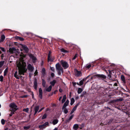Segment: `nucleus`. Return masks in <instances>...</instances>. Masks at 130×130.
Returning a JSON list of instances; mask_svg holds the SVG:
<instances>
[{
    "mask_svg": "<svg viewBox=\"0 0 130 130\" xmlns=\"http://www.w3.org/2000/svg\"><path fill=\"white\" fill-rule=\"evenodd\" d=\"M26 55H22V57L19 60L17 61V66L18 69V74L19 75H24V73L26 72L27 71V69L26 68V63L24 62L23 57H25Z\"/></svg>",
    "mask_w": 130,
    "mask_h": 130,
    "instance_id": "1",
    "label": "nucleus"
},
{
    "mask_svg": "<svg viewBox=\"0 0 130 130\" xmlns=\"http://www.w3.org/2000/svg\"><path fill=\"white\" fill-rule=\"evenodd\" d=\"M56 69L58 75H60L63 72L62 68L61 67L59 63H57L56 65Z\"/></svg>",
    "mask_w": 130,
    "mask_h": 130,
    "instance_id": "2",
    "label": "nucleus"
},
{
    "mask_svg": "<svg viewBox=\"0 0 130 130\" xmlns=\"http://www.w3.org/2000/svg\"><path fill=\"white\" fill-rule=\"evenodd\" d=\"M60 63L64 69H67L68 67L69 64L67 62L63 60H61L60 61Z\"/></svg>",
    "mask_w": 130,
    "mask_h": 130,
    "instance_id": "3",
    "label": "nucleus"
},
{
    "mask_svg": "<svg viewBox=\"0 0 130 130\" xmlns=\"http://www.w3.org/2000/svg\"><path fill=\"white\" fill-rule=\"evenodd\" d=\"M10 107L12 108L11 110L13 112H14L17 110L16 108L17 106L14 103H11L10 104Z\"/></svg>",
    "mask_w": 130,
    "mask_h": 130,
    "instance_id": "4",
    "label": "nucleus"
},
{
    "mask_svg": "<svg viewBox=\"0 0 130 130\" xmlns=\"http://www.w3.org/2000/svg\"><path fill=\"white\" fill-rule=\"evenodd\" d=\"M30 58L32 60V62L34 63H35L37 61V59L36 58L33 56V55L30 54L29 55Z\"/></svg>",
    "mask_w": 130,
    "mask_h": 130,
    "instance_id": "5",
    "label": "nucleus"
},
{
    "mask_svg": "<svg viewBox=\"0 0 130 130\" xmlns=\"http://www.w3.org/2000/svg\"><path fill=\"white\" fill-rule=\"evenodd\" d=\"M74 72L75 76L79 77L82 75V73L80 71H78L75 69L74 70Z\"/></svg>",
    "mask_w": 130,
    "mask_h": 130,
    "instance_id": "6",
    "label": "nucleus"
},
{
    "mask_svg": "<svg viewBox=\"0 0 130 130\" xmlns=\"http://www.w3.org/2000/svg\"><path fill=\"white\" fill-rule=\"evenodd\" d=\"M28 69L30 72H32L34 70V67L31 64H29L27 66Z\"/></svg>",
    "mask_w": 130,
    "mask_h": 130,
    "instance_id": "7",
    "label": "nucleus"
},
{
    "mask_svg": "<svg viewBox=\"0 0 130 130\" xmlns=\"http://www.w3.org/2000/svg\"><path fill=\"white\" fill-rule=\"evenodd\" d=\"M51 53L52 52L51 51H49L48 55V61H53L54 60L51 58Z\"/></svg>",
    "mask_w": 130,
    "mask_h": 130,
    "instance_id": "8",
    "label": "nucleus"
},
{
    "mask_svg": "<svg viewBox=\"0 0 130 130\" xmlns=\"http://www.w3.org/2000/svg\"><path fill=\"white\" fill-rule=\"evenodd\" d=\"M79 105V103H78L75 106L73 107V109L72 110L70 113L71 115L73 113V112L76 110L77 107Z\"/></svg>",
    "mask_w": 130,
    "mask_h": 130,
    "instance_id": "9",
    "label": "nucleus"
},
{
    "mask_svg": "<svg viewBox=\"0 0 130 130\" xmlns=\"http://www.w3.org/2000/svg\"><path fill=\"white\" fill-rule=\"evenodd\" d=\"M39 97L41 99L42 98V91L41 88H40L39 89Z\"/></svg>",
    "mask_w": 130,
    "mask_h": 130,
    "instance_id": "10",
    "label": "nucleus"
},
{
    "mask_svg": "<svg viewBox=\"0 0 130 130\" xmlns=\"http://www.w3.org/2000/svg\"><path fill=\"white\" fill-rule=\"evenodd\" d=\"M22 48L24 50L25 52L26 53L28 52V49L27 47L25 45H23L22 46Z\"/></svg>",
    "mask_w": 130,
    "mask_h": 130,
    "instance_id": "11",
    "label": "nucleus"
},
{
    "mask_svg": "<svg viewBox=\"0 0 130 130\" xmlns=\"http://www.w3.org/2000/svg\"><path fill=\"white\" fill-rule=\"evenodd\" d=\"M16 49L14 47L10 48L9 49V52L11 53H13L14 51H16Z\"/></svg>",
    "mask_w": 130,
    "mask_h": 130,
    "instance_id": "12",
    "label": "nucleus"
},
{
    "mask_svg": "<svg viewBox=\"0 0 130 130\" xmlns=\"http://www.w3.org/2000/svg\"><path fill=\"white\" fill-rule=\"evenodd\" d=\"M74 115H71L69 118L67 119H66L65 121V122L66 123H68L70 122L71 120L74 117Z\"/></svg>",
    "mask_w": 130,
    "mask_h": 130,
    "instance_id": "13",
    "label": "nucleus"
},
{
    "mask_svg": "<svg viewBox=\"0 0 130 130\" xmlns=\"http://www.w3.org/2000/svg\"><path fill=\"white\" fill-rule=\"evenodd\" d=\"M39 108V106H36L35 107L34 110L35 111L34 115H35L37 112Z\"/></svg>",
    "mask_w": 130,
    "mask_h": 130,
    "instance_id": "14",
    "label": "nucleus"
},
{
    "mask_svg": "<svg viewBox=\"0 0 130 130\" xmlns=\"http://www.w3.org/2000/svg\"><path fill=\"white\" fill-rule=\"evenodd\" d=\"M95 76L98 78L101 77L104 79L106 78V76L103 75L97 74L95 75Z\"/></svg>",
    "mask_w": 130,
    "mask_h": 130,
    "instance_id": "15",
    "label": "nucleus"
},
{
    "mask_svg": "<svg viewBox=\"0 0 130 130\" xmlns=\"http://www.w3.org/2000/svg\"><path fill=\"white\" fill-rule=\"evenodd\" d=\"M5 38V36L4 35H2L1 37V39H0V42H3Z\"/></svg>",
    "mask_w": 130,
    "mask_h": 130,
    "instance_id": "16",
    "label": "nucleus"
},
{
    "mask_svg": "<svg viewBox=\"0 0 130 130\" xmlns=\"http://www.w3.org/2000/svg\"><path fill=\"white\" fill-rule=\"evenodd\" d=\"M18 73L17 71H16L14 74V76L17 79H19V76L18 75Z\"/></svg>",
    "mask_w": 130,
    "mask_h": 130,
    "instance_id": "17",
    "label": "nucleus"
},
{
    "mask_svg": "<svg viewBox=\"0 0 130 130\" xmlns=\"http://www.w3.org/2000/svg\"><path fill=\"white\" fill-rule=\"evenodd\" d=\"M58 120L57 119L54 120L52 122V123L53 125H55L58 122Z\"/></svg>",
    "mask_w": 130,
    "mask_h": 130,
    "instance_id": "18",
    "label": "nucleus"
},
{
    "mask_svg": "<svg viewBox=\"0 0 130 130\" xmlns=\"http://www.w3.org/2000/svg\"><path fill=\"white\" fill-rule=\"evenodd\" d=\"M52 88V86L50 85L48 88L46 89V91L47 92H50L51 91Z\"/></svg>",
    "mask_w": 130,
    "mask_h": 130,
    "instance_id": "19",
    "label": "nucleus"
},
{
    "mask_svg": "<svg viewBox=\"0 0 130 130\" xmlns=\"http://www.w3.org/2000/svg\"><path fill=\"white\" fill-rule=\"evenodd\" d=\"M91 64H87L85 66V67L87 69H89L91 67Z\"/></svg>",
    "mask_w": 130,
    "mask_h": 130,
    "instance_id": "20",
    "label": "nucleus"
},
{
    "mask_svg": "<svg viewBox=\"0 0 130 130\" xmlns=\"http://www.w3.org/2000/svg\"><path fill=\"white\" fill-rule=\"evenodd\" d=\"M108 71L109 73V74L108 75L109 79L110 80H114L111 77V75L110 74L111 72V71H110V70H109Z\"/></svg>",
    "mask_w": 130,
    "mask_h": 130,
    "instance_id": "21",
    "label": "nucleus"
},
{
    "mask_svg": "<svg viewBox=\"0 0 130 130\" xmlns=\"http://www.w3.org/2000/svg\"><path fill=\"white\" fill-rule=\"evenodd\" d=\"M34 88L36 90L37 89V81L35 80L34 82Z\"/></svg>",
    "mask_w": 130,
    "mask_h": 130,
    "instance_id": "22",
    "label": "nucleus"
},
{
    "mask_svg": "<svg viewBox=\"0 0 130 130\" xmlns=\"http://www.w3.org/2000/svg\"><path fill=\"white\" fill-rule=\"evenodd\" d=\"M78 124H75L73 126V128L75 130H77L78 128Z\"/></svg>",
    "mask_w": 130,
    "mask_h": 130,
    "instance_id": "23",
    "label": "nucleus"
},
{
    "mask_svg": "<svg viewBox=\"0 0 130 130\" xmlns=\"http://www.w3.org/2000/svg\"><path fill=\"white\" fill-rule=\"evenodd\" d=\"M56 83V81L55 80H53L50 83V84L53 86H54L55 83Z\"/></svg>",
    "mask_w": 130,
    "mask_h": 130,
    "instance_id": "24",
    "label": "nucleus"
},
{
    "mask_svg": "<svg viewBox=\"0 0 130 130\" xmlns=\"http://www.w3.org/2000/svg\"><path fill=\"white\" fill-rule=\"evenodd\" d=\"M66 95H64L63 96V98L62 100V103H64L66 99Z\"/></svg>",
    "mask_w": 130,
    "mask_h": 130,
    "instance_id": "25",
    "label": "nucleus"
},
{
    "mask_svg": "<svg viewBox=\"0 0 130 130\" xmlns=\"http://www.w3.org/2000/svg\"><path fill=\"white\" fill-rule=\"evenodd\" d=\"M48 122H46L42 125H41L39 126V127L40 128H41V127H42L43 126H45L46 125H48Z\"/></svg>",
    "mask_w": 130,
    "mask_h": 130,
    "instance_id": "26",
    "label": "nucleus"
},
{
    "mask_svg": "<svg viewBox=\"0 0 130 130\" xmlns=\"http://www.w3.org/2000/svg\"><path fill=\"white\" fill-rule=\"evenodd\" d=\"M121 79L123 82L124 83L125 82V80L124 77V76L123 75H122L121 76Z\"/></svg>",
    "mask_w": 130,
    "mask_h": 130,
    "instance_id": "27",
    "label": "nucleus"
},
{
    "mask_svg": "<svg viewBox=\"0 0 130 130\" xmlns=\"http://www.w3.org/2000/svg\"><path fill=\"white\" fill-rule=\"evenodd\" d=\"M75 102V100L74 98H72L71 100V103L70 104L71 105H72Z\"/></svg>",
    "mask_w": 130,
    "mask_h": 130,
    "instance_id": "28",
    "label": "nucleus"
},
{
    "mask_svg": "<svg viewBox=\"0 0 130 130\" xmlns=\"http://www.w3.org/2000/svg\"><path fill=\"white\" fill-rule=\"evenodd\" d=\"M68 104L67 103V102H65L63 106L62 107V108L63 109L65 108L67 106Z\"/></svg>",
    "mask_w": 130,
    "mask_h": 130,
    "instance_id": "29",
    "label": "nucleus"
},
{
    "mask_svg": "<svg viewBox=\"0 0 130 130\" xmlns=\"http://www.w3.org/2000/svg\"><path fill=\"white\" fill-rule=\"evenodd\" d=\"M42 86L44 87H45V83L46 82L43 79H42Z\"/></svg>",
    "mask_w": 130,
    "mask_h": 130,
    "instance_id": "30",
    "label": "nucleus"
},
{
    "mask_svg": "<svg viewBox=\"0 0 130 130\" xmlns=\"http://www.w3.org/2000/svg\"><path fill=\"white\" fill-rule=\"evenodd\" d=\"M83 90L82 89L80 88H79L78 91V94L80 93Z\"/></svg>",
    "mask_w": 130,
    "mask_h": 130,
    "instance_id": "31",
    "label": "nucleus"
},
{
    "mask_svg": "<svg viewBox=\"0 0 130 130\" xmlns=\"http://www.w3.org/2000/svg\"><path fill=\"white\" fill-rule=\"evenodd\" d=\"M8 71H7V68H6L5 69V70L4 72V76H5L6 75V74L7 72Z\"/></svg>",
    "mask_w": 130,
    "mask_h": 130,
    "instance_id": "32",
    "label": "nucleus"
},
{
    "mask_svg": "<svg viewBox=\"0 0 130 130\" xmlns=\"http://www.w3.org/2000/svg\"><path fill=\"white\" fill-rule=\"evenodd\" d=\"M4 61L0 62V68H1L4 64Z\"/></svg>",
    "mask_w": 130,
    "mask_h": 130,
    "instance_id": "33",
    "label": "nucleus"
},
{
    "mask_svg": "<svg viewBox=\"0 0 130 130\" xmlns=\"http://www.w3.org/2000/svg\"><path fill=\"white\" fill-rule=\"evenodd\" d=\"M17 39H19L21 41H23L24 40V39L22 38L18 37Z\"/></svg>",
    "mask_w": 130,
    "mask_h": 130,
    "instance_id": "34",
    "label": "nucleus"
},
{
    "mask_svg": "<svg viewBox=\"0 0 130 130\" xmlns=\"http://www.w3.org/2000/svg\"><path fill=\"white\" fill-rule=\"evenodd\" d=\"M61 52H63L64 53H65L67 52V51H66L63 48H61Z\"/></svg>",
    "mask_w": 130,
    "mask_h": 130,
    "instance_id": "35",
    "label": "nucleus"
},
{
    "mask_svg": "<svg viewBox=\"0 0 130 130\" xmlns=\"http://www.w3.org/2000/svg\"><path fill=\"white\" fill-rule=\"evenodd\" d=\"M84 80H82L81 81H80V82H79V85L80 86H81L83 84V81Z\"/></svg>",
    "mask_w": 130,
    "mask_h": 130,
    "instance_id": "36",
    "label": "nucleus"
},
{
    "mask_svg": "<svg viewBox=\"0 0 130 130\" xmlns=\"http://www.w3.org/2000/svg\"><path fill=\"white\" fill-rule=\"evenodd\" d=\"M64 113L65 114L67 113L68 112V111L67 109L66 108H65L64 109Z\"/></svg>",
    "mask_w": 130,
    "mask_h": 130,
    "instance_id": "37",
    "label": "nucleus"
},
{
    "mask_svg": "<svg viewBox=\"0 0 130 130\" xmlns=\"http://www.w3.org/2000/svg\"><path fill=\"white\" fill-rule=\"evenodd\" d=\"M42 74L44 75V74H45V69L44 68H43L42 69Z\"/></svg>",
    "mask_w": 130,
    "mask_h": 130,
    "instance_id": "38",
    "label": "nucleus"
},
{
    "mask_svg": "<svg viewBox=\"0 0 130 130\" xmlns=\"http://www.w3.org/2000/svg\"><path fill=\"white\" fill-rule=\"evenodd\" d=\"M28 108H26L24 109H23V111L26 112H28Z\"/></svg>",
    "mask_w": 130,
    "mask_h": 130,
    "instance_id": "39",
    "label": "nucleus"
},
{
    "mask_svg": "<svg viewBox=\"0 0 130 130\" xmlns=\"http://www.w3.org/2000/svg\"><path fill=\"white\" fill-rule=\"evenodd\" d=\"M46 114H44L42 117V119H44L46 118Z\"/></svg>",
    "mask_w": 130,
    "mask_h": 130,
    "instance_id": "40",
    "label": "nucleus"
},
{
    "mask_svg": "<svg viewBox=\"0 0 130 130\" xmlns=\"http://www.w3.org/2000/svg\"><path fill=\"white\" fill-rule=\"evenodd\" d=\"M30 126H24V129L27 130V129H29L30 128Z\"/></svg>",
    "mask_w": 130,
    "mask_h": 130,
    "instance_id": "41",
    "label": "nucleus"
},
{
    "mask_svg": "<svg viewBox=\"0 0 130 130\" xmlns=\"http://www.w3.org/2000/svg\"><path fill=\"white\" fill-rule=\"evenodd\" d=\"M1 123L3 125H4L5 124V120L3 119H2L1 121Z\"/></svg>",
    "mask_w": 130,
    "mask_h": 130,
    "instance_id": "42",
    "label": "nucleus"
},
{
    "mask_svg": "<svg viewBox=\"0 0 130 130\" xmlns=\"http://www.w3.org/2000/svg\"><path fill=\"white\" fill-rule=\"evenodd\" d=\"M3 77L2 75H1L0 76V81L2 82L3 81Z\"/></svg>",
    "mask_w": 130,
    "mask_h": 130,
    "instance_id": "43",
    "label": "nucleus"
},
{
    "mask_svg": "<svg viewBox=\"0 0 130 130\" xmlns=\"http://www.w3.org/2000/svg\"><path fill=\"white\" fill-rule=\"evenodd\" d=\"M0 49H1V50L2 51L4 52H5V49L3 47H0Z\"/></svg>",
    "mask_w": 130,
    "mask_h": 130,
    "instance_id": "44",
    "label": "nucleus"
},
{
    "mask_svg": "<svg viewBox=\"0 0 130 130\" xmlns=\"http://www.w3.org/2000/svg\"><path fill=\"white\" fill-rule=\"evenodd\" d=\"M14 112H11L10 113V114L9 115L10 116H12V115L14 113Z\"/></svg>",
    "mask_w": 130,
    "mask_h": 130,
    "instance_id": "45",
    "label": "nucleus"
},
{
    "mask_svg": "<svg viewBox=\"0 0 130 130\" xmlns=\"http://www.w3.org/2000/svg\"><path fill=\"white\" fill-rule=\"evenodd\" d=\"M51 70L52 71H54L55 69L54 68L51 67Z\"/></svg>",
    "mask_w": 130,
    "mask_h": 130,
    "instance_id": "46",
    "label": "nucleus"
},
{
    "mask_svg": "<svg viewBox=\"0 0 130 130\" xmlns=\"http://www.w3.org/2000/svg\"><path fill=\"white\" fill-rule=\"evenodd\" d=\"M32 74L31 73H29V77L30 78L31 77V76L32 75Z\"/></svg>",
    "mask_w": 130,
    "mask_h": 130,
    "instance_id": "47",
    "label": "nucleus"
},
{
    "mask_svg": "<svg viewBox=\"0 0 130 130\" xmlns=\"http://www.w3.org/2000/svg\"><path fill=\"white\" fill-rule=\"evenodd\" d=\"M77 55L76 54L73 57V59L74 60L76 58V57H77Z\"/></svg>",
    "mask_w": 130,
    "mask_h": 130,
    "instance_id": "48",
    "label": "nucleus"
},
{
    "mask_svg": "<svg viewBox=\"0 0 130 130\" xmlns=\"http://www.w3.org/2000/svg\"><path fill=\"white\" fill-rule=\"evenodd\" d=\"M37 73L38 72H37V70H36L34 73L35 76L36 75V74H37Z\"/></svg>",
    "mask_w": 130,
    "mask_h": 130,
    "instance_id": "49",
    "label": "nucleus"
},
{
    "mask_svg": "<svg viewBox=\"0 0 130 130\" xmlns=\"http://www.w3.org/2000/svg\"><path fill=\"white\" fill-rule=\"evenodd\" d=\"M43 109H44V107H43V108H42L38 111V112H41Z\"/></svg>",
    "mask_w": 130,
    "mask_h": 130,
    "instance_id": "50",
    "label": "nucleus"
},
{
    "mask_svg": "<svg viewBox=\"0 0 130 130\" xmlns=\"http://www.w3.org/2000/svg\"><path fill=\"white\" fill-rule=\"evenodd\" d=\"M27 95H23V96H22L21 97L22 98H26V97H27Z\"/></svg>",
    "mask_w": 130,
    "mask_h": 130,
    "instance_id": "51",
    "label": "nucleus"
},
{
    "mask_svg": "<svg viewBox=\"0 0 130 130\" xmlns=\"http://www.w3.org/2000/svg\"><path fill=\"white\" fill-rule=\"evenodd\" d=\"M51 75L52 77H53L54 76V74L53 73H52L51 74Z\"/></svg>",
    "mask_w": 130,
    "mask_h": 130,
    "instance_id": "52",
    "label": "nucleus"
},
{
    "mask_svg": "<svg viewBox=\"0 0 130 130\" xmlns=\"http://www.w3.org/2000/svg\"><path fill=\"white\" fill-rule=\"evenodd\" d=\"M59 91L60 92H62V90L61 89H60L59 90Z\"/></svg>",
    "mask_w": 130,
    "mask_h": 130,
    "instance_id": "53",
    "label": "nucleus"
},
{
    "mask_svg": "<svg viewBox=\"0 0 130 130\" xmlns=\"http://www.w3.org/2000/svg\"><path fill=\"white\" fill-rule=\"evenodd\" d=\"M62 98V97H61H61H60L59 98V101H60L61 100V99Z\"/></svg>",
    "mask_w": 130,
    "mask_h": 130,
    "instance_id": "54",
    "label": "nucleus"
},
{
    "mask_svg": "<svg viewBox=\"0 0 130 130\" xmlns=\"http://www.w3.org/2000/svg\"><path fill=\"white\" fill-rule=\"evenodd\" d=\"M114 85L115 86H117V84L116 83H115L114 84Z\"/></svg>",
    "mask_w": 130,
    "mask_h": 130,
    "instance_id": "55",
    "label": "nucleus"
},
{
    "mask_svg": "<svg viewBox=\"0 0 130 130\" xmlns=\"http://www.w3.org/2000/svg\"><path fill=\"white\" fill-rule=\"evenodd\" d=\"M118 100L120 101H122V99H118Z\"/></svg>",
    "mask_w": 130,
    "mask_h": 130,
    "instance_id": "56",
    "label": "nucleus"
},
{
    "mask_svg": "<svg viewBox=\"0 0 130 130\" xmlns=\"http://www.w3.org/2000/svg\"><path fill=\"white\" fill-rule=\"evenodd\" d=\"M66 102H67V103H68V104H69V100H67L66 101Z\"/></svg>",
    "mask_w": 130,
    "mask_h": 130,
    "instance_id": "57",
    "label": "nucleus"
},
{
    "mask_svg": "<svg viewBox=\"0 0 130 130\" xmlns=\"http://www.w3.org/2000/svg\"><path fill=\"white\" fill-rule=\"evenodd\" d=\"M57 129H58V128H57L56 127L53 130H57Z\"/></svg>",
    "mask_w": 130,
    "mask_h": 130,
    "instance_id": "58",
    "label": "nucleus"
},
{
    "mask_svg": "<svg viewBox=\"0 0 130 130\" xmlns=\"http://www.w3.org/2000/svg\"><path fill=\"white\" fill-rule=\"evenodd\" d=\"M8 129L7 128H6L5 130H7Z\"/></svg>",
    "mask_w": 130,
    "mask_h": 130,
    "instance_id": "59",
    "label": "nucleus"
},
{
    "mask_svg": "<svg viewBox=\"0 0 130 130\" xmlns=\"http://www.w3.org/2000/svg\"><path fill=\"white\" fill-rule=\"evenodd\" d=\"M77 85H79V83H77Z\"/></svg>",
    "mask_w": 130,
    "mask_h": 130,
    "instance_id": "60",
    "label": "nucleus"
},
{
    "mask_svg": "<svg viewBox=\"0 0 130 130\" xmlns=\"http://www.w3.org/2000/svg\"><path fill=\"white\" fill-rule=\"evenodd\" d=\"M1 107V105L0 104V108Z\"/></svg>",
    "mask_w": 130,
    "mask_h": 130,
    "instance_id": "61",
    "label": "nucleus"
},
{
    "mask_svg": "<svg viewBox=\"0 0 130 130\" xmlns=\"http://www.w3.org/2000/svg\"><path fill=\"white\" fill-rule=\"evenodd\" d=\"M0 53H1V51H0Z\"/></svg>",
    "mask_w": 130,
    "mask_h": 130,
    "instance_id": "62",
    "label": "nucleus"
}]
</instances>
